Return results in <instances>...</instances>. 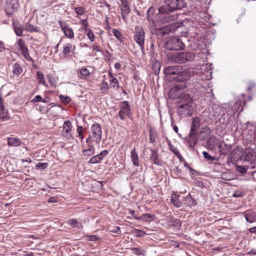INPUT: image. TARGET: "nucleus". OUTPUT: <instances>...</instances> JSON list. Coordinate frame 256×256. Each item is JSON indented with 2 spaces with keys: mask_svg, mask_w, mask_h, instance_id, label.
<instances>
[{
  "mask_svg": "<svg viewBox=\"0 0 256 256\" xmlns=\"http://www.w3.org/2000/svg\"><path fill=\"white\" fill-rule=\"evenodd\" d=\"M62 30L64 35L68 38H72L74 37V33L72 30L66 25V28H62Z\"/></svg>",
  "mask_w": 256,
  "mask_h": 256,
  "instance_id": "nucleus-32",
  "label": "nucleus"
},
{
  "mask_svg": "<svg viewBox=\"0 0 256 256\" xmlns=\"http://www.w3.org/2000/svg\"><path fill=\"white\" fill-rule=\"evenodd\" d=\"M74 10L75 12L78 15H80V16L84 15L86 12L85 9L82 6L75 7L74 8Z\"/></svg>",
  "mask_w": 256,
  "mask_h": 256,
  "instance_id": "nucleus-43",
  "label": "nucleus"
},
{
  "mask_svg": "<svg viewBox=\"0 0 256 256\" xmlns=\"http://www.w3.org/2000/svg\"><path fill=\"white\" fill-rule=\"evenodd\" d=\"M102 160L101 157L98 154L92 156L88 161V162L92 164H96L100 162Z\"/></svg>",
  "mask_w": 256,
  "mask_h": 256,
  "instance_id": "nucleus-38",
  "label": "nucleus"
},
{
  "mask_svg": "<svg viewBox=\"0 0 256 256\" xmlns=\"http://www.w3.org/2000/svg\"><path fill=\"white\" fill-rule=\"evenodd\" d=\"M220 142V140L218 138L214 136H212L208 139L206 145L208 148L214 150L216 147L218 146Z\"/></svg>",
  "mask_w": 256,
  "mask_h": 256,
  "instance_id": "nucleus-17",
  "label": "nucleus"
},
{
  "mask_svg": "<svg viewBox=\"0 0 256 256\" xmlns=\"http://www.w3.org/2000/svg\"><path fill=\"white\" fill-rule=\"evenodd\" d=\"M200 126V120L198 117H195L192 120L190 131L191 132H198V129Z\"/></svg>",
  "mask_w": 256,
  "mask_h": 256,
  "instance_id": "nucleus-24",
  "label": "nucleus"
},
{
  "mask_svg": "<svg viewBox=\"0 0 256 256\" xmlns=\"http://www.w3.org/2000/svg\"><path fill=\"white\" fill-rule=\"evenodd\" d=\"M109 153L108 150H104L102 151L98 154L101 157V159L102 160Z\"/></svg>",
  "mask_w": 256,
  "mask_h": 256,
  "instance_id": "nucleus-61",
  "label": "nucleus"
},
{
  "mask_svg": "<svg viewBox=\"0 0 256 256\" xmlns=\"http://www.w3.org/2000/svg\"><path fill=\"white\" fill-rule=\"evenodd\" d=\"M14 30L16 34L19 36H22L23 28L21 26L13 23Z\"/></svg>",
  "mask_w": 256,
  "mask_h": 256,
  "instance_id": "nucleus-36",
  "label": "nucleus"
},
{
  "mask_svg": "<svg viewBox=\"0 0 256 256\" xmlns=\"http://www.w3.org/2000/svg\"><path fill=\"white\" fill-rule=\"evenodd\" d=\"M120 10L122 19L124 21L126 20L127 17L130 12L128 0H122V6Z\"/></svg>",
  "mask_w": 256,
  "mask_h": 256,
  "instance_id": "nucleus-11",
  "label": "nucleus"
},
{
  "mask_svg": "<svg viewBox=\"0 0 256 256\" xmlns=\"http://www.w3.org/2000/svg\"><path fill=\"white\" fill-rule=\"evenodd\" d=\"M112 34H114V36L120 41L122 40V34H121V32L116 30V29H113L112 30Z\"/></svg>",
  "mask_w": 256,
  "mask_h": 256,
  "instance_id": "nucleus-48",
  "label": "nucleus"
},
{
  "mask_svg": "<svg viewBox=\"0 0 256 256\" xmlns=\"http://www.w3.org/2000/svg\"><path fill=\"white\" fill-rule=\"evenodd\" d=\"M118 116L122 120L126 119V116H132L131 108L128 101H123L120 103Z\"/></svg>",
  "mask_w": 256,
  "mask_h": 256,
  "instance_id": "nucleus-9",
  "label": "nucleus"
},
{
  "mask_svg": "<svg viewBox=\"0 0 256 256\" xmlns=\"http://www.w3.org/2000/svg\"><path fill=\"white\" fill-rule=\"evenodd\" d=\"M181 70V66H168L164 70V73L167 75L176 74Z\"/></svg>",
  "mask_w": 256,
  "mask_h": 256,
  "instance_id": "nucleus-21",
  "label": "nucleus"
},
{
  "mask_svg": "<svg viewBox=\"0 0 256 256\" xmlns=\"http://www.w3.org/2000/svg\"><path fill=\"white\" fill-rule=\"evenodd\" d=\"M6 14L12 16L18 6V0H6Z\"/></svg>",
  "mask_w": 256,
  "mask_h": 256,
  "instance_id": "nucleus-10",
  "label": "nucleus"
},
{
  "mask_svg": "<svg viewBox=\"0 0 256 256\" xmlns=\"http://www.w3.org/2000/svg\"><path fill=\"white\" fill-rule=\"evenodd\" d=\"M72 127V124L70 120L65 121L63 124V129L62 132V135L68 139L70 138L72 136L70 132Z\"/></svg>",
  "mask_w": 256,
  "mask_h": 256,
  "instance_id": "nucleus-14",
  "label": "nucleus"
},
{
  "mask_svg": "<svg viewBox=\"0 0 256 256\" xmlns=\"http://www.w3.org/2000/svg\"><path fill=\"white\" fill-rule=\"evenodd\" d=\"M59 98L60 101L65 104H68L70 101V98L68 96H64L62 94L59 96Z\"/></svg>",
  "mask_w": 256,
  "mask_h": 256,
  "instance_id": "nucleus-46",
  "label": "nucleus"
},
{
  "mask_svg": "<svg viewBox=\"0 0 256 256\" xmlns=\"http://www.w3.org/2000/svg\"><path fill=\"white\" fill-rule=\"evenodd\" d=\"M180 195H174L172 196L170 198V202L174 204L176 208H180L182 205V202L180 200Z\"/></svg>",
  "mask_w": 256,
  "mask_h": 256,
  "instance_id": "nucleus-31",
  "label": "nucleus"
},
{
  "mask_svg": "<svg viewBox=\"0 0 256 256\" xmlns=\"http://www.w3.org/2000/svg\"><path fill=\"white\" fill-rule=\"evenodd\" d=\"M246 193L242 190H236L232 194V196L234 198H242L245 195Z\"/></svg>",
  "mask_w": 256,
  "mask_h": 256,
  "instance_id": "nucleus-47",
  "label": "nucleus"
},
{
  "mask_svg": "<svg viewBox=\"0 0 256 256\" xmlns=\"http://www.w3.org/2000/svg\"><path fill=\"white\" fill-rule=\"evenodd\" d=\"M246 220L250 223L256 222V212L251 210H246L244 212Z\"/></svg>",
  "mask_w": 256,
  "mask_h": 256,
  "instance_id": "nucleus-22",
  "label": "nucleus"
},
{
  "mask_svg": "<svg viewBox=\"0 0 256 256\" xmlns=\"http://www.w3.org/2000/svg\"><path fill=\"white\" fill-rule=\"evenodd\" d=\"M134 234L136 236L138 237H144L146 234L140 230L136 229L134 232Z\"/></svg>",
  "mask_w": 256,
  "mask_h": 256,
  "instance_id": "nucleus-49",
  "label": "nucleus"
},
{
  "mask_svg": "<svg viewBox=\"0 0 256 256\" xmlns=\"http://www.w3.org/2000/svg\"><path fill=\"white\" fill-rule=\"evenodd\" d=\"M150 160L156 165L157 166H162V161L160 160L158 158V150L150 149Z\"/></svg>",
  "mask_w": 256,
  "mask_h": 256,
  "instance_id": "nucleus-19",
  "label": "nucleus"
},
{
  "mask_svg": "<svg viewBox=\"0 0 256 256\" xmlns=\"http://www.w3.org/2000/svg\"><path fill=\"white\" fill-rule=\"evenodd\" d=\"M91 132L88 138L86 140V143H91L92 142L98 144L102 140V128L100 124H96L91 126Z\"/></svg>",
  "mask_w": 256,
  "mask_h": 256,
  "instance_id": "nucleus-5",
  "label": "nucleus"
},
{
  "mask_svg": "<svg viewBox=\"0 0 256 256\" xmlns=\"http://www.w3.org/2000/svg\"><path fill=\"white\" fill-rule=\"evenodd\" d=\"M218 152L221 155H226L231 149V145L226 144L224 142H220L218 146Z\"/></svg>",
  "mask_w": 256,
  "mask_h": 256,
  "instance_id": "nucleus-18",
  "label": "nucleus"
},
{
  "mask_svg": "<svg viewBox=\"0 0 256 256\" xmlns=\"http://www.w3.org/2000/svg\"><path fill=\"white\" fill-rule=\"evenodd\" d=\"M134 40L140 46L142 50H143L145 39V32L144 28L140 26H136L134 28Z\"/></svg>",
  "mask_w": 256,
  "mask_h": 256,
  "instance_id": "nucleus-7",
  "label": "nucleus"
},
{
  "mask_svg": "<svg viewBox=\"0 0 256 256\" xmlns=\"http://www.w3.org/2000/svg\"><path fill=\"white\" fill-rule=\"evenodd\" d=\"M130 214H131L132 216L136 220H140V217H138L136 216V213L135 211L133 210H130Z\"/></svg>",
  "mask_w": 256,
  "mask_h": 256,
  "instance_id": "nucleus-64",
  "label": "nucleus"
},
{
  "mask_svg": "<svg viewBox=\"0 0 256 256\" xmlns=\"http://www.w3.org/2000/svg\"><path fill=\"white\" fill-rule=\"evenodd\" d=\"M110 81L112 85V86L114 87L116 84H118V80L116 78H114L113 76H112L110 73Z\"/></svg>",
  "mask_w": 256,
  "mask_h": 256,
  "instance_id": "nucleus-57",
  "label": "nucleus"
},
{
  "mask_svg": "<svg viewBox=\"0 0 256 256\" xmlns=\"http://www.w3.org/2000/svg\"><path fill=\"white\" fill-rule=\"evenodd\" d=\"M77 132L78 134V137L82 140L84 138V134H82V132H83V127L82 126H78V128H77Z\"/></svg>",
  "mask_w": 256,
  "mask_h": 256,
  "instance_id": "nucleus-52",
  "label": "nucleus"
},
{
  "mask_svg": "<svg viewBox=\"0 0 256 256\" xmlns=\"http://www.w3.org/2000/svg\"><path fill=\"white\" fill-rule=\"evenodd\" d=\"M170 151H172L174 154L176 155V156L178 158H180V160H181L182 159H183V158L182 156V155L180 154V153L179 151L176 149V148H175L174 146H172V147H170Z\"/></svg>",
  "mask_w": 256,
  "mask_h": 256,
  "instance_id": "nucleus-44",
  "label": "nucleus"
},
{
  "mask_svg": "<svg viewBox=\"0 0 256 256\" xmlns=\"http://www.w3.org/2000/svg\"><path fill=\"white\" fill-rule=\"evenodd\" d=\"M48 164L47 163L38 162L36 165V168L45 169L47 168Z\"/></svg>",
  "mask_w": 256,
  "mask_h": 256,
  "instance_id": "nucleus-53",
  "label": "nucleus"
},
{
  "mask_svg": "<svg viewBox=\"0 0 256 256\" xmlns=\"http://www.w3.org/2000/svg\"><path fill=\"white\" fill-rule=\"evenodd\" d=\"M68 224L72 228H75L78 229L82 228L83 226L82 224L78 222L76 219H70L67 222Z\"/></svg>",
  "mask_w": 256,
  "mask_h": 256,
  "instance_id": "nucleus-28",
  "label": "nucleus"
},
{
  "mask_svg": "<svg viewBox=\"0 0 256 256\" xmlns=\"http://www.w3.org/2000/svg\"><path fill=\"white\" fill-rule=\"evenodd\" d=\"M22 72V70L20 66L17 62L13 65L12 72L16 75H20Z\"/></svg>",
  "mask_w": 256,
  "mask_h": 256,
  "instance_id": "nucleus-34",
  "label": "nucleus"
},
{
  "mask_svg": "<svg viewBox=\"0 0 256 256\" xmlns=\"http://www.w3.org/2000/svg\"><path fill=\"white\" fill-rule=\"evenodd\" d=\"M184 104H180L178 107V114L182 117L189 116L193 112V107L191 105L192 104V100L190 102H183Z\"/></svg>",
  "mask_w": 256,
  "mask_h": 256,
  "instance_id": "nucleus-8",
  "label": "nucleus"
},
{
  "mask_svg": "<svg viewBox=\"0 0 256 256\" xmlns=\"http://www.w3.org/2000/svg\"><path fill=\"white\" fill-rule=\"evenodd\" d=\"M242 154V149L240 146H236L231 152L230 156L234 159L238 160L241 158Z\"/></svg>",
  "mask_w": 256,
  "mask_h": 256,
  "instance_id": "nucleus-25",
  "label": "nucleus"
},
{
  "mask_svg": "<svg viewBox=\"0 0 256 256\" xmlns=\"http://www.w3.org/2000/svg\"><path fill=\"white\" fill-rule=\"evenodd\" d=\"M0 118L4 121L8 120L10 118L8 110L4 108V100L2 97H0Z\"/></svg>",
  "mask_w": 256,
  "mask_h": 256,
  "instance_id": "nucleus-16",
  "label": "nucleus"
},
{
  "mask_svg": "<svg viewBox=\"0 0 256 256\" xmlns=\"http://www.w3.org/2000/svg\"><path fill=\"white\" fill-rule=\"evenodd\" d=\"M186 88V84H176L168 92V96L172 100L178 99V102H188L192 100L189 94H184L182 90Z\"/></svg>",
  "mask_w": 256,
  "mask_h": 256,
  "instance_id": "nucleus-1",
  "label": "nucleus"
},
{
  "mask_svg": "<svg viewBox=\"0 0 256 256\" xmlns=\"http://www.w3.org/2000/svg\"><path fill=\"white\" fill-rule=\"evenodd\" d=\"M25 30L26 32H38L39 31V28L34 26L32 24H27L25 26Z\"/></svg>",
  "mask_w": 256,
  "mask_h": 256,
  "instance_id": "nucleus-35",
  "label": "nucleus"
},
{
  "mask_svg": "<svg viewBox=\"0 0 256 256\" xmlns=\"http://www.w3.org/2000/svg\"><path fill=\"white\" fill-rule=\"evenodd\" d=\"M164 6L158 8L160 14H168L186 7V3L184 0H164Z\"/></svg>",
  "mask_w": 256,
  "mask_h": 256,
  "instance_id": "nucleus-2",
  "label": "nucleus"
},
{
  "mask_svg": "<svg viewBox=\"0 0 256 256\" xmlns=\"http://www.w3.org/2000/svg\"><path fill=\"white\" fill-rule=\"evenodd\" d=\"M234 116H228V115L222 114L220 118L219 121L222 124L226 126L230 124V121L232 120H234Z\"/></svg>",
  "mask_w": 256,
  "mask_h": 256,
  "instance_id": "nucleus-27",
  "label": "nucleus"
},
{
  "mask_svg": "<svg viewBox=\"0 0 256 256\" xmlns=\"http://www.w3.org/2000/svg\"><path fill=\"white\" fill-rule=\"evenodd\" d=\"M18 46H19L18 50H20V52L26 51V50L28 49L26 47L25 42L22 39L20 38L18 40Z\"/></svg>",
  "mask_w": 256,
  "mask_h": 256,
  "instance_id": "nucleus-39",
  "label": "nucleus"
},
{
  "mask_svg": "<svg viewBox=\"0 0 256 256\" xmlns=\"http://www.w3.org/2000/svg\"><path fill=\"white\" fill-rule=\"evenodd\" d=\"M33 102H43L46 103V100L44 99H42V96L40 95L36 96L32 100Z\"/></svg>",
  "mask_w": 256,
  "mask_h": 256,
  "instance_id": "nucleus-51",
  "label": "nucleus"
},
{
  "mask_svg": "<svg viewBox=\"0 0 256 256\" xmlns=\"http://www.w3.org/2000/svg\"><path fill=\"white\" fill-rule=\"evenodd\" d=\"M72 52V45L68 43L66 44L63 48L62 54L64 57H68V55Z\"/></svg>",
  "mask_w": 256,
  "mask_h": 256,
  "instance_id": "nucleus-33",
  "label": "nucleus"
},
{
  "mask_svg": "<svg viewBox=\"0 0 256 256\" xmlns=\"http://www.w3.org/2000/svg\"><path fill=\"white\" fill-rule=\"evenodd\" d=\"M22 144V142L16 138H8V144L10 146H18Z\"/></svg>",
  "mask_w": 256,
  "mask_h": 256,
  "instance_id": "nucleus-29",
  "label": "nucleus"
},
{
  "mask_svg": "<svg viewBox=\"0 0 256 256\" xmlns=\"http://www.w3.org/2000/svg\"><path fill=\"white\" fill-rule=\"evenodd\" d=\"M181 222L178 219L174 220L172 223V226L177 228H180L181 226Z\"/></svg>",
  "mask_w": 256,
  "mask_h": 256,
  "instance_id": "nucleus-50",
  "label": "nucleus"
},
{
  "mask_svg": "<svg viewBox=\"0 0 256 256\" xmlns=\"http://www.w3.org/2000/svg\"><path fill=\"white\" fill-rule=\"evenodd\" d=\"M82 155L84 156H90L94 154V147H90V148H86L82 151Z\"/></svg>",
  "mask_w": 256,
  "mask_h": 256,
  "instance_id": "nucleus-37",
  "label": "nucleus"
},
{
  "mask_svg": "<svg viewBox=\"0 0 256 256\" xmlns=\"http://www.w3.org/2000/svg\"><path fill=\"white\" fill-rule=\"evenodd\" d=\"M210 132L211 130L208 126L202 128L198 132L199 138H200L201 140H204L210 135Z\"/></svg>",
  "mask_w": 256,
  "mask_h": 256,
  "instance_id": "nucleus-20",
  "label": "nucleus"
},
{
  "mask_svg": "<svg viewBox=\"0 0 256 256\" xmlns=\"http://www.w3.org/2000/svg\"><path fill=\"white\" fill-rule=\"evenodd\" d=\"M148 132L150 142L153 144L155 142V138L156 136V132L154 131L151 128H150Z\"/></svg>",
  "mask_w": 256,
  "mask_h": 256,
  "instance_id": "nucleus-41",
  "label": "nucleus"
},
{
  "mask_svg": "<svg viewBox=\"0 0 256 256\" xmlns=\"http://www.w3.org/2000/svg\"><path fill=\"white\" fill-rule=\"evenodd\" d=\"M256 152L254 150H246L245 151L244 160L246 161L250 162V164L248 167L250 168L252 164H253L256 162Z\"/></svg>",
  "mask_w": 256,
  "mask_h": 256,
  "instance_id": "nucleus-15",
  "label": "nucleus"
},
{
  "mask_svg": "<svg viewBox=\"0 0 256 256\" xmlns=\"http://www.w3.org/2000/svg\"><path fill=\"white\" fill-rule=\"evenodd\" d=\"M110 231L116 234H120V229L119 227H114Z\"/></svg>",
  "mask_w": 256,
  "mask_h": 256,
  "instance_id": "nucleus-63",
  "label": "nucleus"
},
{
  "mask_svg": "<svg viewBox=\"0 0 256 256\" xmlns=\"http://www.w3.org/2000/svg\"><path fill=\"white\" fill-rule=\"evenodd\" d=\"M237 170L241 174H245L246 172L247 168L246 167L242 166H238L236 168Z\"/></svg>",
  "mask_w": 256,
  "mask_h": 256,
  "instance_id": "nucleus-60",
  "label": "nucleus"
},
{
  "mask_svg": "<svg viewBox=\"0 0 256 256\" xmlns=\"http://www.w3.org/2000/svg\"><path fill=\"white\" fill-rule=\"evenodd\" d=\"M131 250L133 254L136 255L144 256L146 254V250L138 248H131Z\"/></svg>",
  "mask_w": 256,
  "mask_h": 256,
  "instance_id": "nucleus-40",
  "label": "nucleus"
},
{
  "mask_svg": "<svg viewBox=\"0 0 256 256\" xmlns=\"http://www.w3.org/2000/svg\"><path fill=\"white\" fill-rule=\"evenodd\" d=\"M88 240L90 241H92V242L96 241L98 240L101 239L100 238L98 237L96 235L88 236Z\"/></svg>",
  "mask_w": 256,
  "mask_h": 256,
  "instance_id": "nucleus-62",
  "label": "nucleus"
},
{
  "mask_svg": "<svg viewBox=\"0 0 256 256\" xmlns=\"http://www.w3.org/2000/svg\"><path fill=\"white\" fill-rule=\"evenodd\" d=\"M130 157L133 164L136 166H139L138 157L135 148L131 151Z\"/></svg>",
  "mask_w": 256,
  "mask_h": 256,
  "instance_id": "nucleus-30",
  "label": "nucleus"
},
{
  "mask_svg": "<svg viewBox=\"0 0 256 256\" xmlns=\"http://www.w3.org/2000/svg\"><path fill=\"white\" fill-rule=\"evenodd\" d=\"M196 74V72L192 70H188L182 72L180 70V72L176 74L177 76L174 78L176 81L180 82L179 84H184L186 88L188 84L191 83V82H192V84L196 82V80L194 82V80H195L194 79H190L192 77L194 76Z\"/></svg>",
  "mask_w": 256,
  "mask_h": 256,
  "instance_id": "nucleus-3",
  "label": "nucleus"
},
{
  "mask_svg": "<svg viewBox=\"0 0 256 256\" xmlns=\"http://www.w3.org/2000/svg\"><path fill=\"white\" fill-rule=\"evenodd\" d=\"M152 32L153 34H156V35L160 36H164L170 34L168 26L161 28L154 29L152 31Z\"/></svg>",
  "mask_w": 256,
  "mask_h": 256,
  "instance_id": "nucleus-23",
  "label": "nucleus"
},
{
  "mask_svg": "<svg viewBox=\"0 0 256 256\" xmlns=\"http://www.w3.org/2000/svg\"><path fill=\"white\" fill-rule=\"evenodd\" d=\"M108 84L106 82H104L102 83V86H100V90L104 92H106L108 90Z\"/></svg>",
  "mask_w": 256,
  "mask_h": 256,
  "instance_id": "nucleus-59",
  "label": "nucleus"
},
{
  "mask_svg": "<svg viewBox=\"0 0 256 256\" xmlns=\"http://www.w3.org/2000/svg\"><path fill=\"white\" fill-rule=\"evenodd\" d=\"M171 61L178 64H184L193 60L194 55L190 52H179L168 56Z\"/></svg>",
  "mask_w": 256,
  "mask_h": 256,
  "instance_id": "nucleus-4",
  "label": "nucleus"
},
{
  "mask_svg": "<svg viewBox=\"0 0 256 256\" xmlns=\"http://www.w3.org/2000/svg\"><path fill=\"white\" fill-rule=\"evenodd\" d=\"M202 154L204 158L208 160L213 162L217 161L218 160V159L216 157L210 156L209 154L206 152H203Z\"/></svg>",
  "mask_w": 256,
  "mask_h": 256,
  "instance_id": "nucleus-42",
  "label": "nucleus"
},
{
  "mask_svg": "<svg viewBox=\"0 0 256 256\" xmlns=\"http://www.w3.org/2000/svg\"><path fill=\"white\" fill-rule=\"evenodd\" d=\"M87 36L91 42H94V35L90 29L88 30Z\"/></svg>",
  "mask_w": 256,
  "mask_h": 256,
  "instance_id": "nucleus-58",
  "label": "nucleus"
},
{
  "mask_svg": "<svg viewBox=\"0 0 256 256\" xmlns=\"http://www.w3.org/2000/svg\"><path fill=\"white\" fill-rule=\"evenodd\" d=\"M90 71L86 68H82L80 70V74L82 76H88L90 74Z\"/></svg>",
  "mask_w": 256,
  "mask_h": 256,
  "instance_id": "nucleus-56",
  "label": "nucleus"
},
{
  "mask_svg": "<svg viewBox=\"0 0 256 256\" xmlns=\"http://www.w3.org/2000/svg\"><path fill=\"white\" fill-rule=\"evenodd\" d=\"M154 13V8H150L147 10V20H150L152 19V16Z\"/></svg>",
  "mask_w": 256,
  "mask_h": 256,
  "instance_id": "nucleus-54",
  "label": "nucleus"
},
{
  "mask_svg": "<svg viewBox=\"0 0 256 256\" xmlns=\"http://www.w3.org/2000/svg\"><path fill=\"white\" fill-rule=\"evenodd\" d=\"M169 32L176 33V34H182L184 28V24L182 22H175L168 26Z\"/></svg>",
  "mask_w": 256,
  "mask_h": 256,
  "instance_id": "nucleus-12",
  "label": "nucleus"
},
{
  "mask_svg": "<svg viewBox=\"0 0 256 256\" xmlns=\"http://www.w3.org/2000/svg\"><path fill=\"white\" fill-rule=\"evenodd\" d=\"M198 139V132H190L186 142H188V145L189 147L194 148L196 144Z\"/></svg>",
  "mask_w": 256,
  "mask_h": 256,
  "instance_id": "nucleus-13",
  "label": "nucleus"
},
{
  "mask_svg": "<svg viewBox=\"0 0 256 256\" xmlns=\"http://www.w3.org/2000/svg\"><path fill=\"white\" fill-rule=\"evenodd\" d=\"M140 220H142L144 221L148 222V219H154L155 218L154 214H143L142 216L140 217Z\"/></svg>",
  "mask_w": 256,
  "mask_h": 256,
  "instance_id": "nucleus-45",
  "label": "nucleus"
},
{
  "mask_svg": "<svg viewBox=\"0 0 256 256\" xmlns=\"http://www.w3.org/2000/svg\"><path fill=\"white\" fill-rule=\"evenodd\" d=\"M183 202L184 204L189 207L196 204V200L191 196L190 193L184 198Z\"/></svg>",
  "mask_w": 256,
  "mask_h": 256,
  "instance_id": "nucleus-26",
  "label": "nucleus"
},
{
  "mask_svg": "<svg viewBox=\"0 0 256 256\" xmlns=\"http://www.w3.org/2000/svg\"><path fill=\"white\" fill-rule=\"evenodd\" d=\"M21 53L22 54V56H24V57L26 60H32V58H31V57L28 54V49L26 50V51L24 50V51L22 52Z\"/></svg>",
  "mask_w": 256,
  "mask_h": 256,
  "instance_id": "nucleus-55",
  "label": "nucleus"
},
{
  "mask_svg": "<svg viewBox=\"0 0 256 256\" xmlns=\"http://www.w3.org/2000/svg\"><path fill=\"white\" fill-rule=\"evenodd\" d=\"M164 46L168 50H180L185 48V45L182 40L177 38H172L166 42Z\"/></svg>",
  "mask_w": 256,
  "mask_h": 256,
  "instance_id": "nucleus-6",
  "label": "nucleus"
}]
</instances>
